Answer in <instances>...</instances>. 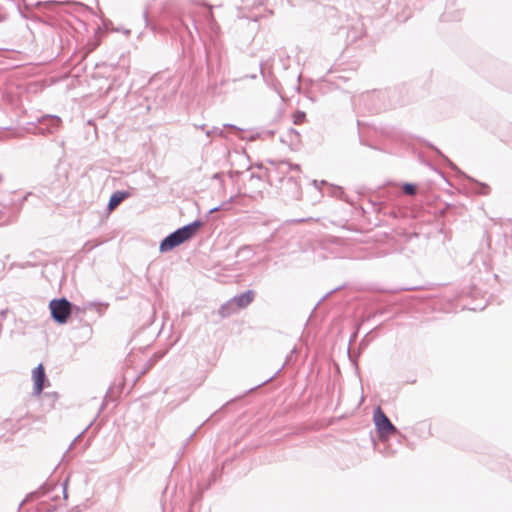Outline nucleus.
Segmentation results:
<instances>
[{"instance_id":"obj_7","label":"nucleus","mask_w":512,"mask_h":512,"mask_svg":"<svg viewBox=\"0 0 512 512\" xmlns=\"http://www.w3.org/2000/svg\"><path fill=\"white\" fill-rule=\"evenodd\" d=\"M293 123L301 125L306 121V114L302 111H296L292 114Z\"/></svg>"},{"instance_id":"obj_2","label":"nucleus","mask_w":512,"mask_h":512,"mask_svg":"<svg viewBox=\"0 0 512 512\" xmlns=\"http://www.w3.org/2000/svg\"><path fill=\"white\" fill-rule=\"evenodd\" d=\"M373 422L380 440H387L397 432L396 427L379 406L374 410Z\"/></svg>"},{"instance_id":"obj_1","label":"nucleus","mask_w":512,"mask_h":512,"mask_svg":"<svg viewBox=\"0 0 512 512\" xmlns=\"http://www.w3.org/2000/svg\"><path fill=\"white\" fill-rule=\"evenodd\" d=\"M201 227V222L195 221L189 225H186L169 236H167L160 244V250L162 252L170 251L180 244L191 239Z\"/></svg>"},{"instance_id":"obj_8","label":"nucleus","mask_w":512,"mask_h":512,"mask_svg":"<svg viewBox=\"0 0 512 512\" xmlns=\"http://www.w3.org/2000/svg\"><path fill=\"white\" fill-rule=\"evenodd\" d=\"M403 191L405 194L414 195L416 192V187L413 184L407 183L403 186Z\"/></svg>"},{"instance_id":"obj_4","label":"nucleus","mask_w":512,"mask_h":512,"mask_svg":"<svg viewBox=\"0 0 512 512\" xmlns=\"http://www.w3.org/2000/svg\"><path fill=\"white\" fill-rule=\"evenodd\" d=\"M45 370L44 366L42 364H39L33 371H32V379L34 382V393L36 395H40L44 388V381H45Z\"/></svg>"},{"instance_id":"obj_3","label":"nucleus","mask_w":512,"mask_h":512,"mask_svg":"<svg viewBox=\"0 0 512 512\" xmlns=\"http://www.w3.org/2000/svg\"><path fill=\"white\" fill-rule=\"evenodd\" d=\"M49 309L53 319L60 324H64L67 322L71 314L72 305L68 300L64 298L54 299L50 301Z\"/></svg>"},{"instance_id":"obj_5","label":"nucleus","mask_w":512,"mask_h":512,"mask_svg":"<svg viewBox=\"0 0 512 512\" xmlns=\"http://www.w3.org/2000/svg\"><path fill=\"white\" fill-rule=\"evenodd\" d=\"M254 296V292L248 290L245 293L239 295L238 297H235L234 302L236 303L237 307L245 308L252 303V301L254 300Z\"/></svg>"},{"instance_id":"obj_6","label":"nucleus","mask_w":512,"mask_h":512,"mask_svg":"<svg viewBox=\"0 0 512 512\" xmlns=\"http://www.w3.org/2000/svg\"><path fill=\"white\" fill-rule=\"evenodd\" d=\"M128 196V192L117 191L113 193L108 203V210L113 211Z\"/></svg>"}]
</instances>
